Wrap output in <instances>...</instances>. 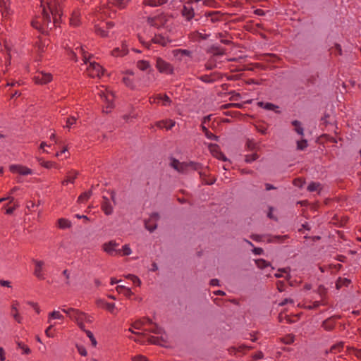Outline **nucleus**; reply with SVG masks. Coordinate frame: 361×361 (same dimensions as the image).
<instances>
[{
	"mask_svg": "<svg viewBox=\"0 0 361 361\" xmlns=\"http://www.w3.org/2000/svg\"><path fill=\"white\" fill-rule=\"evenodd\" d=\"M42 16L32 21V25L42 32H48L56 26L62 16V10L59 0L41 1Z\"/></svg>",
	"mask_w": 361,
	"mask_h": 361,
	"instance_id": "f257e3e1",
	"label": "nucleus"
},
{
	"mask_svg": "<svg viewBox=\"0 0 361 361\" xmlns=\"http://www.w3.org/2000/svg\"><path fill=\"white\" fill-rule=\"evenodd\" d=\"M72 44V39H68V42H63L62 46L67 49H70L73 58L78 61L79 58H81L83 63L82 66H85V69L87 75L91 78H100L104 74L103 68L94 61H92V56L89 55L84 47H82L80 43Z\"/></svg>",
	"mask_w": 361,
	"mask_h": 361,
	"instance_id": "f03ea898",
	"label": "nucleus"
},
{
	"mask_svg": "<svg viewBox=\"0 0 361 361\" xmlns=\"http://www.w3.org/2000/svg\"><path fill=\"white\" fill-rule=\"evenodd\" d=\"M61 311L67 314V316L73 321H74L79 328L84 331L87 336L90 338L91 344L95 347L97 344L96 338L93 334L85 328V323H91L92 322V317L80 310L72 307L61 308Z\"/></svg>",
	"mask_w": 361,
	"mask_h": 361,
	"instance_id": "7ed1b4c3",
	"label": "nucleus"
},
{
	"mask_svg": "<svg viewBox=\"0 0 361 361\" xmlns=\"http://www.w3.org/2000/svg\"><path fill=\"white\" fill-rule=\"evenodd\" d=\"M129 331L135 334V332H134L132 329H129ZM149 331L158 336H160V338L159 336H149L146 333H136L137 336L135 337L130 336V338L133 339L137 343H149L156 345H161V341L164 339L163 336V329L161 327L155 325L152 327Z\"/></svg>",
	"mask_w": 361,
	"mask_h": 361,
	"instance_id": "20e7f679",
	"label": "nucleus"
},
{
	"mask_svg": "<svg viewBox=\"0 0 361 361\" xmlns=\"http://www.w3.org/2000/svg\"><path fill=\"white\" fill-rule=\"evenodd\" d=\"M95 94L98 95L104 105L103 106V111L109 113L114 106V94L111 90L105 86L97 87Z\"/></svg>",
	"mask_w": 361,
	"mask_h": 361,
	"instance_id": "39448f33",
	"label": "nucleus"
},
{
	"mask_svg": "<svg viewBox=\"0 0 361 361\" xmlns=\"http://www.w3.org/2000/svg\"><path fill=\"white\" fill-rule=\"evenodd\" d=\"M118 243L115 240H110L103 244L102 250L104 252L111 256H116L121 255V250L118 249Z\"/></svg>",
	"mask_w": 361,
	"mask_h": 361,
	"instance_id": "423d86ee",
	"label": "nucleus"
},
{
	"mask_svg": "<svg viewBox=\"0 0 361 361\" xmlns=\"http://www.w3.org/2000/svg\"><path fill=\"white\" fill-rule=\"evenodd\" d=\"M33 79L35 82L38 85H45L52 80L53 76L50 73L39 71L36 73Z\"/></svg>",
	"mask_w": 361,
	"mask_h": 361,
	"instance_id": "0eeeda50",
	"label": "nucleus"
},
{
	"mask_svg": "<svg viewBox=\"0 0 361 361\" xmlns=\"http://www.w3.org/2000/svg\"><path fill=\"white\" fill-rule=\"evenodd\" d=\"M156 67L160 73L168 75L171 74L173 71L171 64L161 58L157 59Z\"/></svg>",
	"mask_w": 361,
	"mask_h": 361,
	"instance_id": "6e6552de",
	"label": "nucleus"
},
{
	"mask_svg": "<svg viewBox=\"0 0 361 361\" xmlns=\"http://www.w3.org/2000/svg\"><path fill=\"white\" fill-rule=\"evenodd\" d=\"M33 262L35 264L34 275L40 280L44 279V262L42 260L34 259Z\"/></svg>",
	"mask_w": 361,
	"mask_h": 361,
	"instance_id": "1a4fd4ad",
	"label": "nucleus"
},
{
	"mask_svg": "<svg viewBox=\"0 0 361 361\" xmlns=\"http://www.w3.org/2000/svg\"><path fill=\"white\" fill-rule=\"evenodd\" d=\"M9 170L13 173H18L22 176L32 174V170L30 168L20 165V164H12L9 166Z\"/></svg>",
	"mask_w": 361,
	"mask_h": 361,
	"instance_id": "9d476101",
	"label": "nucleus"
},
{
	"mask_svg": "<svg viewBox=\"0 0 361 361\" xmlns=\"http://www.w3.org/2000/svg\"><path fill=\"white\" fill-rule=\"evenodd\" d=\"M113 26L114 23L111 21L102 23L99 25H95V32L97 35H100L102 37H106L108 35V31L106 30L105 27H107L108 28H110Z\"/></svg>",
	"mask_w": 361,
	"mask_h": 361,
	"instance_id": "9b49d317",
	"label": "nucleus"
},
{
	"mask_svg": "<svg viewBox=\"0 0 361 361\" xmlns=\"http://www.w3.org/2000/svg\"><path fill=\"white\" fill-rule=\"evenodd\" d=\"M0 12L4 18H8L13 14L8 0H0Z\"/></svg>",
	"mask_w": 361,
	"mask_h": 361,
	"instance_id": "f8f14e48",
	"label": "nucleus"
},
{
	"mask_svg": "<svg viewBox=\"0 0 361 361\" xmlns=\"http://www.w3.org/2000/svg\"><path fill=\"white\" fill-rule=\"evenodd\" d=\"M158 219L159 214L157 213H153L149 219L145 221V228L151 232L153 231L157 226V221Z\"/></svg>",
	"mask_w": 361,
	"mask_h": 361,
	"instance_id": "ddd939ff",
	"label": "nucleus"
},
{
	"mask_svg": "<svg viewBox=\"0 0 361 361\" xmlns=\"http://www.w3.org/2000/svg\"><path fill=\"white\" fill-rule=\"evenodd\" d=\"M133 72L132 71H127L126 73V75L123 77V83L128 87L133 89L135 87L133 79Z\"/></svg>",
	"mask_w": 361,
	"mask_h": 361,
	"instance_id": "4468645a",
	"label": "nucleus"
},
{
	"mask_svg": "<svg viewBox=\"0 0 361 361\" xmlns=\"http://www.w3.org/2000/svg\"><path fill=\"white\" fill-rule=\"evenodd\" d=\"M127 45L122 43L121 48L116 47L111 51V55L114 57L123 56L128 54Z\"/></svg>",
	"mask_w": 361,
	"mask_h": 361,
	"instance_id": "2eb2a0df",
	"label": "nucleus"
},
{
	"mask_svg": "<svg viewBox=\"0 0 361 361\" xmlns=\"http://www.w3.org/2000/svg\"><path fill=\"white\" fill-rule=\"evenodd\" d=\"M97 305L98 307L105 309L110 312L111 313H114V309H115V304L114 303H110L104 300L99 299L97 300Z\"/></svg>",
	"mask_w": 361,
	"mask_h": 361,
	"instance_id": "dca6fc26",
	"label": "nucleus"
},
{
	"mask_svg": "<svg viewBox=\"0 0 361 361\" xmlns=\"http://www.w3.org/2000/svg\"><path fill=\"white\" fill-rule=\"evenodd\" d=\"M209 149L213 156L216 157L219 159L226 161L225 155L219 150V147L216 145L210 144L209 145Z\"/></svg>",
	"mask_w": 361,
	"mask_h": 361,
	"instance_id": "f3484780",
	"label": "nucleus"
},
{
	"mask_svg": "<svg viewBox=\"0 0 361 361\" xmlns=\"http://www.w3.org/2000/svg\"><path fill=\"white\" fill-rule=\"evenodd\" d=\"M102 209L106 215H110L113 212V207L111 204L110 200L104 197L103 202L102 203Z\"/></svg>",
	"mask_w": 361,
	"mask_h": 361,
	"instance_id": "a211bd4d",
	"label": "nucleus"
},
{
	"mask_svg": "<svg viewBox=\"0 0 361 361\" xmlns=\"http://www.w3.org/2000/svg\"><path fill=\"white\" fill-rule=\"evenodd\" d=\"M176 124V122L171 119H166L158 121L156 126L159 128H166V130H171Z\"/></svg>",
	"mask_w": 361,
	"mask_h": 361,
	"instance_id": "6ab92c4d",
	"label": "nucleus"
},
{
	"mask_svg": "<svg viewBox=\"0 0 361 361\" xmlns=\"http://www.w3.org/2000/svg\"><path fill=\"white\" fill-rule=\"evenodd\" d=\"M116 290L118 293L123 294L124 296H126L128 298H130L131 296L134 295V293L132 292V290L130 288H128L123 285L117 286L116 287Z\"/></svg>",
	"mask_w": 361,
	"mask_h": 361,
	"instance_id": "aec40b11",
	"label": "nucleus"
},
{
	"mask_svg": "<svg viewBox=\"0 0 361 361\" xmlns=\"http://www.w3.org/2000/svg\"><path fill=\"white\" fill-rule=\"evenodd\" d=\"M182 13L188 20L192 18L194 16V10L190 4H186L184 5Z\"/></svg>",
	"mask_w": 361,
	"mask_h": 361,
	"instance_id": "412c9836",
	"label": "nucleus"
},
{
	"mask_svg": "<svg viewBox=\"0 0 361 361\" xmlns=\"http://www.w3.org/2000/svg\"><path fill=\"white\" fill-rule=\"evenodd\" d=\"M80 12L79 10H74L71 13L70 24L72 26H78L80 23Z\"/></svg>",
	"mask_w": 361,
	"mask_h": 361,
	"instance_id": "4be33fe9",
	"label": "nucleus"
},
{
	"mask_svg": "<svg viewBox=\"0 0 361 361\" xmlns=\"http://www.w3.org/2000/svg\"><path fill=\"white\" fill-rule=\"evenodd\" d=\"M209 34L204 33V30L197 31L191 34V38L195 41H200L207 39L209 37Z\"/></svg>",
	"mask_w": 361,
	"mask_h": 361,
	"instance_id": "5701e85b",
	"label": "nucleus"
},
{
	"mask_svg": "<svg viewBox=\"0 0 361 361\" xmlns=\"http://www.w3.org/2000/svg\"><path fill=\"white\" fill-rule=\"evenodd\" d=\"M151 42L154 44H158L161 46H166L169 42V39L160 35H155L154 37L151 39Z\"/></svg>",
	"mask_w": 361,
	"mask_h": 361,
	"instance_id": "b1692460",
	"label": "nucleus"
},
{
	"mask_svg": "<svg viewBox=\"0 0 361 361\" xmlns=\"http://www.w3.org/2000/svg\"><path fill=\"white\" fill-rule=\"evenodd\" d=\"M173 53L174 56L178 60H182L184 57H189L190 56V51L186 49H176Z\"/></svg>",
	"mask_w": 361,
	"mask_h": 361,
	"instance_id": "393cba45",
	"label": "nucleus"
},
{
	"mask_svg": "<svg viewBox=\"0 0 361 361\" xmlns=\"http://www.w3.org/2000/svg\"><path fill=\"white\" fill-rule=\"evenodd\" d=\"M77 176L78 173L76 171H70L67 174L66 178L62 181V185H67L68 183H73Z\"/></svg>",
	"mask_w": 361,
	"mask_h": 361,
	"instance_id": "a878e982",
	"label": "nucleus"
},
{
	"mask_svg": "<svg viewBox=\"0 0 361 361\" xmlns=\"http://www.w3.org/2000/svg\"><path fill=\"white\" fill-rule=\"evenodd\" d=\"M78 117H79V116L77 115V116H71L70 117L66 118L65 119L66 125L63 126V128L71 129L73 126V125L76 123V121H77Z\"/></svg>",
	"mask_w": 361,
	"mask_h": 361,
	"instance_id": "bb28decb",
	"label": "nucleus"
},
{
	"mask_svg": "<svg viewBox=\"0 0 361 361\" xmlns=\"http://www.w3.org/2000/svg\"><path fill=\"white\" fill-rule=\"evenodd\" d=\"M258 106L264 109L269 110V111H276V109H278L277 106L274 105L272 103H269V102L264 103V102H258Z\"/></svg>",
	"mask_w": 361,
	"mask_h": 361,
	"instance_id": "cd10ccee",
	"label": "nucleus"
},
{
	"mask_svg": "<svg viewBox=\"0 0 361 361\" xmlns=\"http://www.w3.org/2000/svg\"><path fill=\"white\" fill-rule=\"evenodd\" d=\"M167 0H145L144 3L147 6L156 7L165 4Z\"/></svg>",
	"mask_w": 361,
	"mask_h": 361,
	"instance_id": "c85d7f7f",
	"label": "nucleus"
},
{
	"mask_svg": "<svg viewBox=\"0 0 361 361\" xmlns=\"http://www.w3.org/2000/svg\"><path fill=\"white\" fill-rule=\"evenodd\" d=\"M58 226L61 229L68 228L71 226V222L64 218H61L58 220Z\"/></svg>",
	"mask_w": 361,
	"mask_h": 361,
	"instance_id": "c756f323",
	"label": "nucleus"
},
{
	"mask_svg": "<svg viewBox=\"0 0 361 361\" xmlns=\"http://www.w3.org/2000/svg\"><path fill=\"white\" fill-rule=\"evenodd\" d=\"M63 316L59 311L54 310L48 314V322H50L51 319H63Z\"/></svg>",
	"mask_w": 361,
	"mask_h": 361,
	"instance_id": "7c9ffc66",
	"label": "nucleus"
},
{
	"mask_svg": "<svg viewBox=\"0 0 361 361\" xmlns=\"http://www.w3.org/2000/svg\"><path fill=\"white\" fill-rule=\"evenodd\" d=\"M124 277L128 280H130L136 286H141V281L140 279L134 274H126L124 275Z\"/></svg>",
	"mask_w": 361,
	"mask_h": 361,
	"instance_id": "2f4dec72",
	"label": "nucleus"
},
{
	"mask_svg": "<svg viewBox=\"0 0 361 361\" xmlns=\"http://www.w3.org/2000/svg\"><path fill=\"white\" fill-rule=\"evenodd\" d=\"M37 161L42 166L46 169H51L53 166H56V163L50 161H44L42 158H37Z\"/></svg>",
	"mask_w": 361,
	"mask_h": 361,
	"instance_id": "473e14b6",
	"label": "nucleus"
},
{
	"mask_svg": "<svg viewBox=\"0 0 361 361\" xmlns=\"http://www.w3.org/2000/svg\"><path fill=\"white\" fill-rule=\"evenodd\" d=\"M317 295L319 298V300H316L315 301H314L312 305H308L305 302L304 304V307L310 310L318 307L321 305L322 296L321 294H317Z\"/></svg>",
	"mask_w": 361,
	"mask_h": 361,
	"instance_id": "72a5a7b5",
	"label": "nucleus"
},
{
	"mask_svg": "<svg viewBox=\"0 0 361 361\" xmlns=\"http://www.w3.org/2000/svg\"><path fill=\"white\" fill-rule=\"evenodd\" d=\"M293 126L295 127V131L300 135H304V129L301 126V123L298 121H293L292 122Z\"/></svg>",
	"mask_w": 361,
	"mask_h": 361,
	"instance_id": "f704fd0d",
	"label": "nucleus"
},
{
	"mask_svg": "<svg viewBox=\"0 0 361 361\" xmlns=\"http://www.w3.org/2000/svg\"><path fill=\"white\" fill-rule=\"evenodd\" d=\"M137 67L141 71H147L150 68V65L147 61L141 60L137 61Z\"/></svg>",
	"mask_w": 361,
	"mask_h": 361,
	"instance_id": "c9c22d12",
	"label": "nucleus"
},
{
	"mask_svg": "<svg viewBox=\"0 0 361 361\" xmlns=\"http://www.w3.org/2000/svg\"><path fill=\"white\" fill-rule=\"evenodd\" d=\"M350 283V281L345 278H339L336 281V286L337 289L341 288L343 286H348Z\"/></svg>",
	"mask_w": 361,
	"mask_h": 361,
	"instance_id": "e433bc0d",
	"label": "nucleus"
},
{
	"mask_svg": "<svg viewBox=\"0 0 361 361\" xmlns=\"http://www.w3.org/2000/svg\"><path fill=\"white\" fill-rule=\"evenodd\" d=\"M92 195L91 191H86L83 193H82L78 199V202L80 203H84Z\"/></svg>",
	"mask_w": 361,
	"mask_h": 361,
	"instance_id": "4c0bfd02",
	"label": "nucleus"
},
{
	"mask_svg": "<svg viewBox=\"0 0 361 361\" xmlns=\"http://www.w3.org/2000/svg\"><path fill=\"white\" fill-rule=\"evenodd\" d=\"M109 2L118 8H122L126 5L128 0H109Z\"/></svg>",
	"mask_w": 361,
	"mask_h": 361,
	"instance_id": "58836bf2",
	"label": "nucleus"
},
{
	"mask_svg": "<svg viewBox=\"0 0 361 361\" xmlns=\"http://www.w3.org/2000/svg\"><path fill=\"white\" fill-rule=\"evenodd\" d=\"M171 166L173 168H174L176 170L178 171H180V172H183V166H184V164L183 163H180L178 161L176 160V159H173L172 161H171Z\"/></svg>",
	"mask_w": 361,
	"mask_h": 361,
	"instance_id": "ea45409f",
	"label": "nucleus"
},
{
	"mask_svg": "<svg viewBox=\"0 0 361 361\" xmlns=\"http://www.w3.org/2000/svg\"><path fill=\"white\" fill-rule=\"evenodd\" d=\"M18 346L22 350V354L29 355L31 353L30 348L22 342H18Z\"/></svg>",
	"mask_w": 361,
	"mask_h": 361,
	"instance_id": "a19ab883",
	"label": "nucleus"
},
{
	"mask_svg": "<svg viewBox=\"0 0 361 361\" xmlns=\"http://www.w3.org/2000/svg\"><path fill=\"white\" fill-rule=\"evenodd\" d=\"M275 277L276 278H280V277H288L289 276V271H288V269H279L278 271V272H276L275 274H274Z\"/></svg>",
	"mask_w": 361,
	"mask_h": 361,
	"instance_id": "79ce46f5",
	"label": "nucleus"
},
{
	"mask_svg": "<svg viewBox=\"0 0 361 361\" xmlns=\"http://www.w3.org/2000/svg\"><path fill=\"white\" fill-rule=\"evenodd\" d=\"M158 99L162 102L164 106H169L171 104V99L167 95L158 94Z\"/></svg>",
	"mask_w": 361,
	"mask_h": 361,
	"instance_id": "37998d69",
	"label": "nucleus"
},
{
	"mask_svg": "<svg viewBox=\"0 0 361 361\" xmlns=\"http://www.w3.org/2000/svg\"><path fill=\"white\" fill-rule=\"evenodd\" d=\"M121 255L123 256H128L132 253V250L128 245H125L122 247Z\"/></svg>",
	"mask_w": 361,
	"mask_h": 361,
	"instance_id": "c03bdc74",
	"label": "nucleus"
},
{
	"mask_svg": "<svg viewBox=\"0 0 361 361\" xmlns=\"http://www.w3.org/2000/svg\"><path fill=\"white\" fill-rule=\"evenodd\" d=\"M255 264L260 269H263L269 266V264L267 262L262 259L255 260Z\"/></svg>",
	"mask_w": 361,
	"mask_h": 361,
	"instance_id": "a18cd8bd",
	"label": "nucleus"
},
{
	"mask_svg": "<svg viewBox=\"0 0 361 361\" xmlns=\"http://www.w3.org/2000/svg\"><path fill=\"white\" fill-rule=\"evenodd\" d=\"M307 147V142L306 140L302 139L297 142V149L299 150H303Z\"/></svg>",
	"mask_w": 361,
	"mask_h": 361,
	"instance_id": "49530a36",
	"label": "nucleus"
},
{
	"mask_svg": "<svg viewBox=\"0 0 361 361\" xmlns=\"http://www.w3.org/2000/svg\"><path fill=\"white\" fill-rule=\"evenodd\" d=\"M320 188V184L318 183H311L309 184L307 189L310 192H314L319 190Z\"/></svg>",
	"mask_w": 361,
	"mask_h": 361,
	"instance_id": "de8ad7c7",
	"label": "nucleus"
},
{
	"mask_svg": "<svg viewBox=\"0 0 361 361\" xmlns=\"http://www.w3.org/2000/svg\"><path fill=\"white\" fill-rule=\"evenodd\" d=\"M343 348V343H339L338 344L334 345L331 348L330 351L332 353H336L337 352H339Z\"/></svg>",
	"mask_w": 361,
	"mask_h": 361,
	"instance_id": "09e8293b",
	"label": "nucleus"
},
{
	"mask_svg": "<svg viewBox=\"0 0 361 361\" xmlns=\"http://www.w3.org/2000/svg\"><path fill=\"white\" fill-rule=\"evenodd\" d=\"M45 47V43H42L41 42L36 45L35 49L39 55H40L42 52L44 51Z\"/></svg>",
	"mask_w": 361,
	"mask_h": 361,
	"instance_id": "8fccbe9b",
	"label": "nucleus"
},
{
	"mask_svg": "<svg viewBox=\"0 0 361 361\" xmlns=\"http://www.w3.org/2000/svg\"><path fill=\"white\" fill-rule=\"evenodd\" d=\"M77 350L78 353L82 356H86L87 355V352L85 349V348L82 345H78Z\"/></svg>",
	"mask_w": 361,
	"mask_h": 361,
	"instance_id": "3c124183",
	"label": "nucleus"
},
{
	"mask_svg": "<svg viewBox=\"0 0 361 361\" xmlns=\"http://www.w3.org/2000/svg\"><path fill=\"white\" fill-rule=\"evenodd\" d=\"M257 159V155L256 154L253 153L252 154L246 156L245 161L248 162V163H250V162L256 160Z\"/></svg>",
	"mask_w": 361,
	"mask_h": 361,
	"instance_id": "603ef678",
	"label": "nucleus"
},
{
	"mask_svg": "<svg viewBox=\"0 0 361 361\" xmlns=\"http://www.w3.org/2000/svg\"><path fill=\"white\" fill-rule=\"evenodd\" d=\"M132 361H149L147 358L142 355H137L132 358Z\"/></svg>",
	"mask_w": 361,
	"mask_h": 361,
	"instance_id": "864d4df0",
	"label": "nucleus"
},
{
	"mask_svg": "<svg viewBox=\"0 0 361 361\" xmlns=\"http://www.w3.org/2000/svg\"><path fill=\"white\" fill-rule=\"evenodd\" d=\"M53 327H54V325L50 324L45 330V334L49 338H53L54 336V334L51 331V330L52 329Z\"/></svg>",
	"mask_w": 361,
	"mask_h": 361,
	"instance_id": "5fc2aeb1",
	"label": "nucleus"
},
{
	"mask_svg": "<svg viewBox=\"0 0 361 361\" xmlns=\"http://www.w3.org/2000/svg\"><path fill=\"white\" fill-rule=\"evenodd\" d=\"M204 135L209 140H217V137L215 135H214L212 133H211L209 130L207 131Z\"/></svg>",
	"mask_w": 361,
	"mask_h": 361,
	"instance_id": "6e6d98bb",
	"label": "nucleus"
},
{
	"mask_svg": "<svg viewBox=\"0 0 361 361\" xmlns=\"http://www.w3.org/2000/svg\"><path fill=\"white\" fill-rule=\"evenodd\" d=\"M276 286H277V288L278 290L280 291V292H282L284 290V288H285V283L283 281H278V283H276Z\"/></svg>",
	"mask_w": 361,
	"mask_h": 361,
	"instance_id": "4d7b16f0",
	"label": "nucleus"
},
{
	"mask_svg": "<svg viewBox=\"0 0 361 361\" xmlns=\"http://www.w3.org/2000/svg\"><path fill=\"white\" fill-rule=\"evenodd\" d=\"M149 102L151 104H154V103H159L161 102V101L158 99V94L157 96H154V97H151L149 98Z\"/></svg>",
	"mask_w": 361,
	"mask_h": 361,
	"instance_id": "13d9d810",
	"label": "nucleus"
},
{
	"mask_svg": "<svg viewBox=\"0 0 361 361\" xmlns=\"http://www.w3.org/2000/svg\"><path fill=\"white\" fill-rule=\"evenodd\" d=\"M6 360L5 351L2 347L0 348V360L4 361Z\"/></svg>",
	"mask_w": 361,
	"mask_h": 361,
	"instance_id": "bf43d9fd",
	"label": "nucleus"
},
{
	"mask_svg": "<svg viewBox=\"0 0 361 361\" xmlns=\"http://www.w3.org/2000/svg\"><path fill=\"white\" fill-rule=\"evenodd\" d=\"M6 200H9L10 202H12L14 200V198L11 195L0 198V203Z\"/></svg>",
	"mask_w": 361,
	"mask_h": 361,
	"instance_id": "052dcab7",
	"label": "nucleus"
},
{
	"mask_svg": "<svg viewBox=\"0 0 361 361\" xmlns=\"http://www.w3.org/2000/svg\"><path fill=\"white\" fill-rule=\"evenodd\" d=\"M51 145H48L46 142H42L41 144H40V149L42 150L43 152L44 153H48V151L44 149L45 147H50Z\"/></svg>",
	"mask_w": 361,
	"mask_h": 361,
	"instance_id": "680f3d73",
	"label": "nucleus"
},
{
	"mask_svg": "<svg viewBox=\"0 0 361 361\" xmlns=\"http://www.w3.org/2000/svg\"><path fill=\"white\" fill-rule=\"evenodd\" d=\"M253 357L256 360H259V359H262L263 357V353L262 352L259 351V352H257L254 355H253Z\"/></svg>",
	"mask_w": 361,
	"mask_h": 361,
	"instance_id": "e2e57ef3",
	"label": "nucleus"
},
{
	"mask_svg": "<svg viewBox=\"0 0 361 361\" xmlns=\"http://www.w3.org/2000/svg\"><path fill=\"white\" fill-rule=\"evenodd\" d=\"M0 285L6 287H11V283L8 281L1 280Z\"/></svg>",
	"mask_w": 361,
	"mask_h": 361,
	"instance_id": "0e129e2a",
	"label": "nucleus"
},
{
	"mask_svg": "<svg viewBox=\"0 0 361 361\" xmlns=\"http://www.w3.org/2000/svg\"><path fill=\"white\" fill-rule=\"evenodd\" d=\"M13 316L16 322L18 323L22 322V317L18 313H14Z\"/></svg>",
	"mask_w": 361,
	"mask_h": 361,
	"instance_id": "69168bd1",
	"label": "nucleus"
},
{
	"mask_svg": "<svg viewBox=\"0 0 361 361\" xmlns=\"http://www.w3.org/2000/svg\"><path fill=\"white\" fill-rule=\"evenodd\" d=\"M252 251L255 255H261L263 252V250L260 247H255Z\"/></svg>",
	"mask_w": 361,
	"mask_h": 361,
	"instance_id": "338daca9",
	"label": "nucleus"
},
{
	"mask_svg": "<svg viewBox=\"0 0 361 361\" xmlns=\"http://www.w3.org/2000/svg\"><path fill=\"white\" fill-rule=\"evenodd\" d=\"M141 326H142V324L140 322H137L133 324V328L135 329L140 330V329H141Z\"/></svg>",
	"mask_w": 361,
	"mask_h": 361,
	"instance_id": "774afa93",
	"label": "nucleus"
}]
</instances>
